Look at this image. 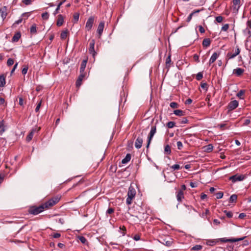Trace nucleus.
I'll list each match as a JSON object with an SVG mask.
<instances>
[{
  "instance_id": "nucleus-49",
  "label": "nucleus",
  "mask_w": 251,
  "mask_h": 251,
  "mask_svg": "<svg viewBox=\"0 0 251 251\" xmlns=\"http://www.w3.org/2000/svg\"><path fill=\"white\" fill-rule=\"evenodd\" d=\"M14 64V60L12 58H9L7 62V65L8 66H10Z\"/></svg>"
},
{
  "instance_id": "nucleus-24",
  "label": "nucleus",
  "mask_w": 251,
  "mask_h": 251,
  "mask_svg": "<svg viewBox=\"0 0 251 251\" xmlns=\"http://www.w3.org/2000/svg\"><path fill=\"white\" fill-rule=\"evenodd\" d=\"M174 113L176 115L178 116H182L185 115V112L183 111L180 109L175 110L174 111Z\"/></svg>"
},
{
  "instance_id": "nucleus-29",
  "label": "nucleus",
  "mask_w": 251,
  "mask_h": 251,
  "mask_svg": "<svg viewBox=\"0 0 251 251\" xmlns=\"http://www.w3.org/2000/svg\"><path fill=\"white\" fill-rule=\"evenodd\" d=\"M5 130V129L3 121H0V135H1Z\"/></svg>"
},
{
  "instance_id": "nucleus-56",
  "label": "nucleus",
  "mask_w": 251,
  "mask_h": 251,
  "mask_svg": "<svg viewBox=\"0 0 251 251\" xmlns=\"http://www.w3.org/2000/svg\"><path fill=\"white\" fill-rule=\"evenodd\" d=\"M120 228L123 231L122 234L124 236L126 234V227L125 226H123L120 227Z\"/></svg>"
},
{
  "instance_id": "nucleus-28",
  "label": "nucleus",
  "mask_w": 251,
  "mask_h": 251,
  "mask_svg": "<svg viewBox=\"0 0 251 251\" xmlns=\"http://www.w3.org/2000/svg\"><path fill=\"white\" fill-rule=\"evenodd\" d=\"M79 14L78 13H75L73 15V19L72 22L75 24L76 23L79 19Z\"/></svg>"
},
{
  "instance_id": "nucleus-7",
  "label": "nucleus",
  "mask_w": 251,
  "mask_h": 251,
  "mask_svg": "<svg viewBox=\"0 0 251 251\" xmlns=\"http://www.w3.org/2000/svg\"><path fill=\"white\" fill-rule=\"evenodd\" d=\"M156 132V126H153L151 127V129L150 132L148 135V144L147 145V148H149L150 144L151 143V140H152L154 135Z\"/></svg>"
},
{
  "instance_id": "nucleus-13",
  "label": "nucleus",
  "mask_w": 251,
  "mask_h": 251,
  "mask_svg": "<svg viewBox=\"0 0 251 251\" xmlns=\"http://www.w3.org/2000/svg\"><path fill=\"white\" fill-rule=\"evenodd\" d=\"M104 26V22H101L99 24V25L98 26L97 32L99 34V37H100L102 33Z\"/></svg>"
},
{
  "instance_id": "nucleus-18",
  "label": "nucleus",
  "mask_w": 251,
  "mask_h": 251,
  "mask_svg": "<svg viewBox=\"0 0 251 251\" xmlns=\"http://www.w3.org/2000/svg\"><path fill=\"white\" fill-rule=\"evenodd\" d=\"M177 200L179 202H181L182 200L184 198V194L182 190H178L176 195Z\"/></svg>"
},
{
  "instance_id": "nucleus-40",
  "label": "nucleus",
  "mask_w": 251,
  "mask_h": 251,
  "mask_svg": "<svg viewBox=\"0 0 251 251\" xmlns=\"http://www.w3.org/2000/svg\"><path fill=\"white\" fill-rule=\"evenodd\" d=\"M203 74L202 72H199L196 75V79L197 80H201Z\"/></svg>"
},
{
  "instance_id": "nucleus-41",
  "label": "nucleus",
  "mask_w": 251,
  "mask_h": 251,
  "mask_svg": "<svg viewBox=\"0 0 251 251\" xmlns=\"http://www.w3.org/2000/svg\"><path fill=\"white\" fill-rule=\"evenodd\" d=\"M224 212L226 214V216L229 218H231L233 216V214L231 211L225 210L224 211Z\"/></svg>"
},
{
  "instance_id": "nucleus-15",
  "label": "nucleus",
  "mask_w": 251,
  "mask_h": 251,
  "mask_svg": "<svg viewBox=\"0 0 251 251\" xmlns=\"http://www.w3.org/2000/svg\"><path fill=\"white\" fill-rule=\"evenodd\" d=\"M0 12L1 13V18L3 20L5 19L7 16V8L6 6H3L0 9Z\"/></svg>"
},
{
  "instance_id": "nucleus-36",
  "label": "nucleus",
  "mask_w": 251,
  "mask_h": 251,
  "mask_svg": "<svg viewBox=\"0 0 251 251\" xmlns=\"http://www.w3.org/2000/svg\"><path fill=\"white\" fill-rule=\"evenodd\" d=\"M30 31L31 34H35L36 33L37 30L35 25H32V26L30 27Z\"/></svg>"
},
{
  "instance_id": "nucleus-57",
  "label": "nucleus",
  "mask_w": 251,
  "mask_h": 251,
  "mask_svg": "<svg viewBox=\"0 0 251 251\" xmlns=\"http://www.w3.org/2000/svg\"><path fill=\"white\" fill-rule=\"evenodd\" d=\"M95 40L94 39L91 40V41H90V43L89 48L94 47H95Z\"/></svg>"
},
{
  "instance_id": "nucleus-51",
  "label": "nucleus",
  "mask_w": 251,
  "mask_h": 251,
  "mask_svg": "<svg viewBox=\"0 0 251 251\" xmlns=\"http://www.w3.org/2000/svg\"><path fill=\"white\" fill-rule=\"evenodd\" d=\"M229 28V25L228 24H225L222 27V30L223 31H226L227 30V29H228Z\"/></svg>"
},
{
  "instance_id": "nucleus-30",
  "label": "nucleus",
  "mask_w": 251,
  "mask_h": 251,
  "mask_svg": "<svg viewBox=\"0 0 251 251\" xmlns=\"http://www.w3.org/2000/svg\"><path fill=\"white\" fill-rule=\"evenodd\" d=\"M67 36H68V30H66L63 31L61 32V33L60 34V38L64 40L67 38Z\"/></svg>"
},
{
  "instance_id": "nucleus-50",
  "label": "nucleus",
  "mask_w": 251,
  "mask_h": 251,
  "mask_svg": "<svg viewBox=\"0 0 251 251\" xmlns=\"http://www.w3.org/2000/svg\"><path fill=\"white\" fill-rule=\"evenodd\" d=\"M188 122L187 119L185 117H183L182 119L180 120L179 123L180 124H186Z\"/></svg>"
},
{
  "instance_id": "nucleus-4",
  "label": "nucleus",
  "mask_w": 251,
  "mask_h": 251,
  "mask_svg": "<svg viewBox=\"0 0 251 251\" xmlns=\"http://www.w3.org/2000/svg\"><path fill=\"white\" fill-rule=\"evenodd\" d=\"M246 176L245 175L236 174L231 176L229 179L231 180L233 183H235L237 181H242L244 180Z\"/></svg>"
},
{
  "instance_id": "nucleus-39",
  "label": "nucleus",
  "mask_w": 251,
  "mask_h": 251,
  "mask_svg": "<svg viewBox=\"0 0 251 251\" xmlns=\"http://www.w3.org/2000/svg\"><path fill=\"white\" fill-rule=\"evenodd\" d=\"M171 168L172 169H173V171H174V170H179L181 168L180 167L179 165H178V164H175V165H173L171 166Z\"/></svg>"
},
{
  "instance_id": "nucleus-12",
  "label": "nucleus",
  "mask_w": 251,
  "mask_h": 251,
  "mask_svg": "<svg viewBox=\"0 0 251 251\" xmlns=\"http://www.w3.org/2000/svg\"><path fill=\"white\" fill-rule=\"evenodd\" d=\"M143 143V139L141 137L138 136L135 142V147L136 149H140Z\"/></svg>"
},
{
  "instance_id": "nucleus-5",
  "label": "nucleus",
  "mask_w": 251,
  "mask_h": 251,
  "mask_svg": "<svg viewBox=\"0 0 251 251\" xmlns=\"http://www.w3.org/2000/svg\"><path fill=\"white\" fill-rule=\"evenodd\" d=\"M246 237L244 236L241 238H229L227 239L226 238H220L219 240L221 242L223 243H227V242H230V243H234L236 242H238L240 241L243 240Z\"/></svg>"
},
{
  "instance_id": "nucleus-27",
  "label": "nucleus",
  "mask_w": 251,
  "mask_h": 251,
  "mask_svg": "<svg viewBox=\"0 0 251 251\" xmlns=\"http://www.w3.org/2000/svg\"><path fill=\"white\" fill-rule=\"evenodd\" d=\"M65 1H66V0H63L62 1L60 2L58 4L57 6L53 13V14L54 15H55L56 14H57L58 13V11H59V10L60 9V6L65 2Z\"/></svg>"
},
{
  "instance_id": "nucleus-1",
  "label": "nucleus",
  "mask_w": 251,
  "mask_h": 251,
  "mask_svg": "<svg viewBox=\"0 0 251 251\" xmlns=\"http://www.w3.org/2000/svg\"><path fill=\"white\" fill-rule=\"evenodd\" d=\"M45 209V208L42 204L38 206H32L30 207L28 211L30 214L36 215L43 212Z\"/></svg>"
},
{
  "instance_id": "nucleus-31",
  "label": "nucleus",
  "mask_w": 251,
  "mask_h": 251,
  "mask_svg": "<svg viewBox=\"0 0 251 251\" xmlns=\"http://www.w3.org/2000/svg\"><path fill=\"white\" fill-rule=\"evenodd\" d=\"M164 152L167 154H170L171 153V148L169 145H167L165 146Z\"/></svg>"
},
{
  "instance_id": "nucleus-45",
  "label": "nucleus",
  "mask_w": 251,
  "mask_h": 251,
  "mask_svg": "<svg viewBox=\"0 0 251 251\" xmlns=\"http://www.w3.org/2000/svg\"><path fill=\"white\" fill-rule=\"evenodd\" d=\"M42 17L44 20H47L49 19V14L48 12H46L42 14Z\"/></svg>"
},
{
  "instance_id": "nucleus-22",
  "label": "nucleus",
  "mask_w": 251,
  "mask_h": 251,
  "mask_svg": "<svg viewBox=\"0 0 251 251\" xmlns=\"http://www.w3.org/2000/svg\"><path fill=\"white\" fill-rule=\"evenodd\" d=\"M131 159V155L129 153H127L126 157L122 159V163L123 164H126L130 161Z\"/></svg>"
},
{
  "instance_id": "nucleus-43",
  "label": "nucleus",
  "mask_w": 251,
  "mask_h": 251,
  "mask_svg": "<svg viewBox=\"0 0 251 251\" xmlns=\"http://www.w3.org/2000/svg\"><path fill=\"white\" fill-rule=\"evenodd\" d=\"M171 62V55H169L166 59V66L170 67V63Z\"/></svg>"
},
{
  "instance_id": "nucleus-58",
  "label": "nucleus",
  "mask_w": 251,
  "mask_h": 251,
  "mask_svg": "<svg viewBox=\"0 0 251 251\" xmlns=\"http://www.w3.org/2000/svg\"><path fill=\"white\" fill-rule=\"evenodd\" d=\"M41 101H40L39 102V103L37 104V105L36 106V107L35 108V112H38L39 110V109L41 107Z\"/></svg>"
},
{
  "instance_id": "nucleus-14",
  "label": "nucleus",
  "mask_w": 251,
  "mask_h": 251,
  "mask_svg": "<svg viewBox=\"0 0 251 251\" xmlns=\"http://www.w3.org/2000/svg\"><path fill=\"white\" fill-rule=\"evenodd\" d=\"M232 2L233 9L237 11L240 7V0H233Z\"/></svg>"
},
{
  "instance_id": "nucleus-63",
  "label": "nucleus",
  "mask_w": 251,
  "mask_h": 251,
  "mask_svg": "<svg viewBox=\"0 0 251 251\" xmlns=\"http://www.w3.org/2000/svg\"><path fill=\"white\" fill-rule=\"evenodd\" d=\"M57 221L61 225L64 224L65 223V221L63 218H59L58 219V220H57Z\"/></svg>"
},
{
  "instance_id": "nucleus-33",
  "label": "nucleus",
  "mask_w": 251,
  "mask_h": 251,
  "mask_svg": "<svg viewBox=\"0 0 251 251\" xmlns=\"http://www.w3.org/2000/svg\"><path fill=\"white\" fill-rule=\"evenodd\" d=\"M89 51L90 54H91L93 57L94 58L95 55L97 54V52L95 51L94 47L89 48Z\"/></svg>"
},
{
  "instance_id": "nucleus-61",
  "label": "nucleus",
  "mask_w": 251,
  "mask_h": 251,
  "mask_svg": "<svg viewBox=\"0 0 251 251\" xmlns=\"http://www.w3.org/2000/svg\"><path fill=\"white\" fill-rule=\"evenodd\" d=\"M246 216V215L244 213H241L239 215L238 218L240 219H243Z\"/></svg>"
},
{
  "instance_id": "nucleus-11",
  "label": "nucleus",
  "mask_w": 251,
  "mask_h": 251,
  "mask_svg": "<svg viewBox=\"0 0 251 251\" xmlns=\"http://www.w3.org/2000/svg\"><path fill=\"white\" fill-rule=\"evenodd\" d=\"M85 73H80V75L78 76V78L76 81V86L77 87H80V86L81 85V82L82 81L83 78L85 76Z\"/></svg>"
},
{
  "instance_id": "nucleus-25",
  "label": "nucleus",
  "mask_w": 251,
  "mask_h": 251,
  "mask_svg": "<svg viewBox=\"0 0 251 251\" xmlns=\"http://www.w3.org/2000/svg\"><path fill=\"white\" fill-rule=\"evenodd\" d=\"M21 37V34L20 32H17L14 34L13 36L12 40L13 42H17Z\"/></svg>"
},
{
  "instance_id": "nucleus-32",
  "label": "nucleus",
  "mask_w": 251,
  "mask_h": 251,
  "mask_svg": "<svg viewBox=\"0 0 251 251\" xmlns=\"http://www.w3.org/2000/svg\"><path fill=\"white\" fill-rule=\"evenodd\" d=\"M205 151L207 152H210L213 150V147L212 144H209L206 146L205 147Z\"/></svg>"
},
{
  "instance_id": "nucleus-48",
  "label": "nucleus",
  "mask_w": 251,
  "mask_h": 251,
  "mask_svg": "<svg viewBox=\"0 0 251 251\" xmlns=\"http://www.w3.org/2000/svg\"><path fill=\"white\" fill-rule=\"evenodd\" d=\"M28 69V67L27 65L25 66L22 71V74L25 75L27 72Z\"/></svg>"
},
{
  "instance_id": "nucleus-55",
  "label": "nucleus",
  "mask_w": 251,
  "mask_h": 251,
  "mask_svg": "<svg viewBox=\"0 0 251 251\" xmlns=\"http://www.w3.org/2000/svg\"><path fill=\"white\" fill-rule=\"evenodd\" d=\"M22 2L25 5H28L31 3V0H22Z\"/></svg>"
},
{
  "instance_id": "nucleus-64",
  "label": "nucleus",
  "mask_w": 251,
  "mask_h": 251,
  "mask_svg": "<svg viewBox=\"0 0 251 251\" xmlns=\"http://www.w3.org/2000/svg\"><path fill=\"white\" fill-rule=\"evenodd\" d=\"M133 239L135 241H139L140 239V236L138 234H136L134 236Z\"/></svg>"
},
{
  "instance_id": "nucleus-17",
  "label": "nucleus",
  "mask_w": 251,
  "mask_h": 251,
  "mask_svg": "<svg viewBox=\"0 0 251 251\" xmlns=\"http://www.w3.org/2000/svg\"><path fill=\"white\" fill-rule=\"evenodd\" d=\"M64 23V17L62 15L59 14L58 15L56 25L58 26H61Z\"/></svg>"
},
{
  "instance_id": "nucleus-60",
  "label": "nucleus",
  "mask_w": 251,
  "mask_h": 251,
  "mask_svg": "<svg viewBox=\"0 0 251 251\" xmlns=\"http://www.w3.org/2000/svg\"><path fill=\"white\" fill-rule=\"evenodd\" d=\"M193 16V13H191L189 14V15L188 16V17H187V20H186V21L187 22H190V21L191 20L192 18V16Z\"/></svg>"
},
{
  "instance_id": "nucleus-44",
  "label": "nucleus",
  "mask_w": 251,
  "mask_h": 251,
  "mask_svg": "<svg viewBox=\"0 0 251 251\" xmlns=\"http://www.w3.org/2000/svg\"><path fill=\"white\" fill-rule=\"evenodd\" d=\"M114 212V209L111 207L108 208V209L106 211V215L107 214H112Z\"/></svg>"
},
{
  "instance_id": "nucleus-59",
  "label": "nucleus",
  "mask_w": 251,
  "mask_h": 251,
  "mask_svg": "<svg viewBox=\"0 0 251 251\" xmlns=\"http://www.w3.org/2000/svg\"><path fill=\"white\" fill-rule=\"evenodd\" d=\"M18 63H16L14 65V67H13V69H12V70L11 71V73H10L11 75H12V74H13V73H14V72L15 71V69L17 68V66H18Z\"/></svg>"
},
{
  "instance_id": "nucleus-34",
  "label": "nucleus",
  "mask_w": 251,
  "mask_h": 251,
  "mask_svg": "<svg viewBox=\"0 0 251 251\" xmlns=\"http://www.w3.org/2000/svg\"><path fill=\"white\" fill-rule=\"evenodd\" d=\"M170 106L172 108H177L179 107V104L176 102H172L170 103Z\"/></svg>"
},
{
  "instance_id": "nucleus-47",
  "label": "nucleus",
  "mask_w": 251,
  "mask_h": 251,
  "mask_svg": "<svg viewBox=\"0 0 251 251\" xmlns=\"http://www.w3.org/2000/svg\"><path fill=\"white\" fill-rule=\"evenodd\" d=\"M223 193L222 192H217L216 194V198L217 199H221L222 198V197H223Z\"/></svg>"
},
{
  "instance_id": "nucleus-54",
  "label": "nucleus",
  "mask_w": 251,
  "mask_h": 251,
  "mask_svg": "<svg viewBox=\"0 0 251 251\" xmlns=\"http://www.w3.org/2000/svg\"><path fill=\"white\" fill-rule=\"evenodd\" d=\"M223 20V17L220 16L216 18V20L218 23H221Z\"/></svg>"
},
{
  "instance_id": "nucleus-9",
  "label": "nucleus",
  "mask_w": 251,
  "mask_h": 251,
  "mask_svg": "<svg viewBox=\"0 0 251 251\" xmlns=\"http://www.w3.org/2000/svg\"><path fill=\"white\" fill-rule=\"evenodd\" d=\"M239 105V102L236 100H234L230 101L227 106L228 111H232L236 108Z\"/></svg>"
},
{
  "instance_id": "nucleus-53",
  "label": "nucleus",
  "mask_w": 251,
  "mask_h": 251,
  "mask_svg": "<svg viewBox=\"0 0 251 251\" xmlns=\"http://www.w3.org/2000/svg\"><path fill=\"white\" fill-rule=\"evenodd\" d=\"M176 144L178 150H181L183 147L182 143L180 141H177Z\"/></svg>"
},
{
  "instance_id": "nucleus-20",
  "label": "nucleus",
  "mask_w": 251,
  "mask_h": 251,
  "mask_svg": "<svg viewBox=\"0 0 251 251\" xmlns=\"http://www.w3.org/2000/svg\"><path fill=\"white\" fill-rule=\"evenodd\" d=\"M218 56H219V54H218L217 52L213 53L210 58L209 64H211L214 63L215 61V60L217 59Z\"/></svg>"
},
{
  "instance_id": "nucleus-62",
  "label": "nucleus",
  "mask_w": 251,
  "mask_h": 251,
  "mask_svg": "<svg viewBox=\"0 0 251 251\" xmlns=\"http://www.w3.org/2000/svg\"><path fill=\"white\" fill-rule=\"evenodd\" d=\"M199 31L201 33H203L205 32L204 28L201 25L199 26Z\"/></svg>"
},
{
  "instance_id": "nucleus-8",
  "label": "nucleus",
  "mask_w": 251,
  "mask_h": 251,
  "mask_svg": "<svg viewBox=\"0 0 251 251\" xmlns=\"http://www.w3.org/2000/svg\"><path fill=\"white\" fill-rule=\"evenodd\" d=\"M40 130V127L36 126L33 128L30 132L28 133L26 138V141L27 142H29L32 139L33 134L35 132H38Z\"/></svg>"
},
{
  "instance_id": "nucleus-6",
  "label": "nucleus",
  "mask_w": 251,
  "mask_h": 251,
  "mask_svg": "<svg viewBox=\"0 0 251 251\" xmlns=\"http://www.w3.org/2000/svg\"><path fill=\"white\" fill-rule=\"evenodd\" d=\"M159 242L167 247H170L173 243V239L169 236L165 238H161Z\"/></svg>"
},
{
  "instance_id": "nucleus-26",
  "label": "nucleus",
  "mask_w": 251,
  "mask_h": 251,
  "mask_svg": "<svg viewBox=\"0 0 251 251\" xmlns=\"http://www.w3.org/2000/svg\"><path fill=\"white\" fill-rule=\"evenodd\" d=\"M237 199V196L235 194L232 195L229 199V202L233 203L236 202Z\"/></svg>"
},
{
  "instance_id": "nucleus-52",
  "label": "nucleus",
  "mask_w": 251,
  "mask_h": 251,
  "mask_svg": "<svg viewBox=\"0 0 251 251\" xmlns=\"http://www.w3.org/2000/svg\"><path fill=\"white\" fill-rule=\"evenodd\" d=\"M227 56L229 59H232L236 56V54H235L234 53H232L231 52L228 53Z\"/></svg>"
},
{
  "instance_id": "nucleus-3",
  "label": "nucleus",
  "mask_w": 251,
  "mask_h": 251,
  "mask_svg": "<svg viewBox=\"0 0 251 251\" xmlns=\"http://www.w3.org/2000/svg\"><path fill=\"white\" fill-rule=\"evenodd\" d=\"M59 199L58 198H54L49 200L47 202L43 203L45 209L49 208L54 205L59 201Z\"/></svg>"
},
{
  "instance_id": "nucleus-21",
  "label": "nucleus",
  "mask_w": 251,
  "mask_h": 251,
  "mask_svg": "<svg viewBox=\"0 0 251 251\" xmlns=\"http://www.w3.org/2000/svg\"><path fill=\"white\" fill-rule=\"evenodd\" d=\"M211 44V40L209 38H205L202 41V46L203 47H208Z\"/></svg>"
},
{
  "instance_id": "nucleus-10",
  "label": "nucleus",
  "mask_w": 251,
  "mask_h": 251,
  "mask_svg": "<svg viewBox=\"0 0 251 251\" xmlns=\"http://www.w3.org/2000/svg\"><path fill=\"white\" fill-rule=\"evenodd\" d=\"M94 22V18L93 17H90L87 20L85 25V28L89 31L91 29Z\"/></svg>"
},
{
  "instance_id": "nucleus-46",
  "label": "nucleus",
  "mask_w": 251,
  "mask_h": 251,
  "mask_svg": "<svg viewBox=\"0 0 251 251\" xmlns=\"http://www.w3.org/2000/svg\"><path fill=\"white\" fill-rule=\"evenodd\" d=\"M245 94V90H241L237 94V96L240 99H243L241 97Z\"/></svg>"
},
{
  "instance_id": "nucleus-35",
  "label": "nucleus",
  "mask_w": 251,
  "mask_h": 251,
  "mask_svg": "<svg viewBox=\"0 0 251 251\" xmlns=\"http://www.w3.org/2000/svg\"><path fill=\"white\" fill-rule=\"evenodd\" d=\"M78 238L79 240L80 241V242L82 244H84L87 242V240L84 236H79L78 237Z\"/></svg>"
},
{
  "instance_id": "nucleus-23",
  "label": "nucleus",
  "mask_w": 251,
  "mask_h": 251,
  "mask_svg": "<svg viewBox=\"0 0 251 251\" xmlns=\"http://www.w3.org/2000/svg\"><path fill=\"white\" fill-rule=\"evenodd\" d=\"M5 84V76L4 75H0V87H3Z\"/></svg>"
},
{
  "instance_id": "nucleus-2",
  "label": "nucleus",
  "mask_w": 251,
  "mask_h": 251,
  "mask_svg": "<svg viewBox=\"0 0 251 251\" xmlns=\"http://www.w3.org/2000/svg\"><path fill=\"white\" fill-rule=\"evenodd\" d=\"M135 194L136 191L135 189L133 187L130 186L128 188L127 198L126 200V203L127 205H130L132 201L134 198Z\"/></svg>"
},
{
  "instance_id": "nucleus-42",
  "label": "nucleus",
  "mask_w": 251,
  "mask_h": 251,
  "mask_svg": "<svg viewBox=\"0 0 251 251\" xmlns=\"http://www.w3.org/2000/svg\"><path fill=\"white\" fill-rule=\"evenodd\" d=\"M201 86L202 89H204L205 91H207L208 89L207 84L206 82H202L201 84Z\"/></svg>"
},
{
  "instance_id": "nucleus-37",
  "label": "nucleus",
  "mask_w": 251,
  "mask_h": 251,
  "mask_svg": "<svg viewBox=\"0 0 251 251\" xmlns=\"http://www.w3.org/2000/svg\"><path fill=\"white\" fill-rule=\"evenodd\" d=\"M202 246L200 245H196L192 248V250L200 251L202 249Z\"/></svg>"
},
{
  "instance_id": "nucleus-16",
  "label": "nucleus",
  "mask_w": 251,
  "mask_h": 251,
  "mask_svg": "<svg viewBox=\"0 0 251 251\" xmlns=\"http://www.w3.org/2000/svg\"><path fill=\"white\" fill-rule=\"evenodd\" d=\"M88 59L86 58L85 59H84L80 65V73H85L84 70L86 66V64L87 63Z\"/></svg>"
},
{
  "instance_id": "nucleus-38",
  "label": "nucleus",
  "mask_w": 251,
  "mask_h": 251,
  "mask_svg": "<svg viewBox=\"0 0 251 251\" xmlns=\"http://www.w3.org/2000/svg\"><path fill=\"white\" fill-rule=\"evenodd\" d=\"M175 124H176V123L174 122H172V121L169 122L167 124V126L169 128H171L174 127L175 126Z\"/></svg>"
},
{
  "instance_id": "nucleus-19",
  "label": "nucleus",
  "mask_w": 251,
  "mask_h": 251,
  "mask_svg": "<svg viewBox=\"0 0 251 251\" xmlns=\"http://www.w3.org/2000/svg\"><path fill=\"white\" fill-rule=\"evenodd\" d=\"M244 70L240 68H237L233 70V74H235L237 76H240L242 74L244 73Z\"/></svg>"
}]
</instances>
